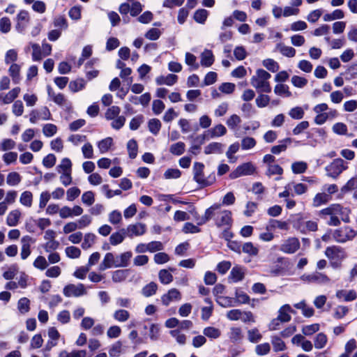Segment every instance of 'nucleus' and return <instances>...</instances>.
Masks as SVG:
<instances>
[{
    "label": "nucleus",
    "mask_w": 357,
    "mask_h": 357,
    "mask_svg": "<svg viewBox=\"0 0 357 357\" xmlns=\"http://www.w3.org/2000/svg\"><path fill=\"white\" fill-rule=\"evenodd\" d=\"M29 304L30 301L27 298H22L18 301L17 308L21 313H26L30 309Z\"/></svg>",
    "instance_id": "e2e57ef3"
},
{
    "label": "nucleus",
    "mask_w": 357,
    "mask_h": 357,
    "mask_svg": "<svg viewBox=\"0 0 357 357\" xmlns=\"http://www.w3.org/2000/svg\"><path fill=\"white\" fill-rule=\"evenodd\" d=\"M113 144V139L110 137H106L98 142V148L100 154L106 153L112 145Z\"/></svg>",
    "instance_id": "cd10ccee"
},
{
    "label": "nucleus",
    "mask_w": 357,
    "mask_h": 357,
    "mask_svg": "<svg viewBox=\"0 0 357 357\" xmlns=\"http://www.w3.org/2000/svg\"><path fill=\"white\" fill-rule=\"evenodd\" d=\"M255 351L258 356L266 355L271 351V345L267 342L257 344Z\"/></svg>",
    "instance_id": "052dcab7"
},
{
    "label": "nucleus",
    "mask_w": 357,
    "mask_h": 357,
    "mask_svg": "<svg viewBox=\"0 0 357 357\" xmlns=\"http://www.w3.org/2000/svg\"><path fill=\"white\" fill-rule=\"evenodd\" d=\"M20 92V87H15L10 91L3 98V104H9L11 103L19 95Z\"/></svg>",
    "instance_id": "a18cd8bd"
},
{
    "label": "nucleus",
    "mask_w": 357,
    "mask_h": 357,
    "mask_svg": "<svg viewBox=\"0 0 357 357\" xmlns=\"http://www.w3.org/2000/svg\"><path fill=\"white\" fill-rule=\"evenodd\" d=\"M274 93L280 96H291V93L289 91V86L284 84H278L274 88Z\"/></svg>",
    "instance_id": "58836bf2"
},
{
    "label": "nucleus",
    "mask_w": 357,
    "mask_h": 357,
    "mask_svg": "<svg viewBox=\"0 0 357 357\" xmlns=\"http://www.w3.org/2000/svg\"><path fill=\"white\" fill-rule=\"evenodd\" d=\"M178 80V76L174 74H169L167 76L160 75L156 77L155 82L158 85H174Z\"/></svg>",
    "instance_id": "6ab92c4d"
},
{
    "label": "nucleus",
    "mask_w": 357,
    "mask_h": 357,
    "mask_svg": "<svg viewBox=\"0 0 357 357\" xmlns=\"http://www.w3.org/2000/svg\"><path fill=\"white\" fill-rule=\"evenodd\" d=\"M228 336L232 342L240 341L243 338L241 329L238 327L231 328Z\"/></svg>",
    "instance_id": "c03bdc74"
},
{
    "label": "nucleus",
    "mask_w": 357,
    "mask_h": 357,
    "mask_svg": "<svg viewBox=\"0 0 357 357\" xmlns=\"http://www.w3.org/2000/svg\"><path fill=\"white\" fill-rule=\"evenodd\" d=\"M356 235V230L347 226L335 229L333 233V238L335 241L342 243L352 240Z\"/></svg>",
    "instance_id": "7ed1b4c3"
},
{
    "label": "nucleus",
    "mask_w": 357,
    "mask_h": 357,
    "mask_svg": "<svg viewBox=\"0 0 357 357\" xmlns=\"http://www.w3.org/2000/svg\"><path fill=\"white\" fill-rule=\"evenodd\" d=\"M271 77V74L265 70L257 69L256 71V75L252 77L250 82L268 81Z\"/></svg>",
    "instance_id": "a19ab883"
},
{
    "label": "nucleus",
    "mask_w": 357,
    "mask_h": 357,
    "mask_svg": "<svg viewBox=\"0 0 357 357\" xmlns=\"http://www.w3.org/2000/svg\"><path fill=\"white\" fill-rule=\"evenodd\" d=\"M126 236L125 229H121L117 232L113 233L109 237V243L112 245H116L121 243Z\"/></svg>",
    "instance_id": "a878e982"
},
{
    "label": "nucleus",
    "mask_w": 357,
    "mask_h": 357,
    "mask_svg": "<svg viewBox=\"0 0 357 357\" xmlns=\"http://www.w3.org/2000/svg\"><path fill=\"white\" fill-rule=\"evenodd\" d=\"M203 333L205 336L211 339H217L221 335L220 330L212 326L205 328Z\"/></svg>",
    "instance_id": "8fccbe9b"
},
{
    "label": "nucleus",
    "mask_w": 357,
    "mask_h": 357,
    "mask_svg": "<svg viewBox=\"0 0 357 357\" xmlns=\"http://www.w3.org/2000/svg\"><path fill=\"white\" fill-rule=\"evenodd\" d=\"M96 236L92 233H87L84 237V241L82 243V248L84 250H87L92 247L95 243Z\"/></svg>",
    "instance_id": "49530a36"
},
{
    "label": "nucleus",
    "mask_w": 357,
    "mask_h": 357,
    "mask_svg": "<svg viewBox=\"0 0 357 357\" xmlns=\"http://www.w3.org/2000/svg\"><path fill=\"white\" fill-rule=\"evenodd\" d=\"M208 15V12L205 9H199L194 14V20L199 24H204Z\"/></svg>",
    "instance_id": "5fc2aeb1"
},
{
    "label": "nucleus",
    "mask_w": 357,
    "mask_h": 357,
    "mask_svg": "<svg viewBox=\"0 0 357 357\" xmlns=\"http://www.w3.org/2000/svg\"><path fill=\"white\" fill-rule=\"evenodd\" d=\"M245 275L243 268L240 266H234L230 272V278L234 282L241 281Z\"/></svg>",
    "instance_id": "c756f323"
},
{
    "label": "nucleus",
    "mask_w": 357,
    "mask_h": 357,
    "mask_svg": "<svg viewBox=\"0 0 357 357\" xmlns=\"http://www.w3.org/2000/svg\"><path fill=\"white\" fill-rule=\"evenodd\" d=\"M327 341V336L324 333H319L315 337L314 347L318 349H322L326 345Z\"/></svg>",
    "instance_id": "3c124183"
},
{
    "label": "nucleus",
    "mask_w": 357,
    "mask_h": 357,
    "mask_svg": "<svg viewBox=\"0 0 357 357\" xmlns=\"http://www.w3.org/2000/svg\"><path fill=\"white\" fill-rule=\"evenodd\" d=\"M217 303L222 307H230L236 306L234 298L227 296H219L217 298Z\"/></svg>",
    "instance_id": "6e6d98bb"
},
{
    "label": "nucleus",
    "mask_w": 357,
    "mask_h": 357,
    "mask_svg": "<svg viewBox=\"0 0 357 357\" xmlns=\"http://www.w3.org/2000/svg\"><path fill=\"white\" fill-rule=\"evenodd\" d=\"M227 129L222 124H218L215 127L208 130L206 132V136L208 139H212L226 134Z\"/></svg>",
    "instance_id": "f3484780"
},
{
    "label": "nucleus",
    "mask_w": 357,
    "mask_h": 357,
    "mask_svg": "<svg viewBox=\"0 0 357 357\" xmlns=\"http://www.w3.org/2000/svg\"><path fill=\"white\" fill-rule=\"evenodd\" d=\"M116 264V257L111 252H107L100 264L99 269L100 271H105L107 268L114 267Z\"/></svg>",
    "instance_id": "4be33fe9"
},
{
    "label": "nucleus",
    "mask_w": 357,
    "mask_h": 357,
    "mask_svg": "<svg viewBox=\"0 0 357 357\" xmlns=\"http://www.w3.org/2000/svg\"><path fill=\"white\" fill-rule=\"evenodd\" d=\"M181 299V294L180 291L175 288L171 289L168 292L161 297L162 303L168 306L172 301H178Z\"/></svg>",
    "instance_id": "ddd939ff"
},
{
    "label": "nucleus",
    "mask_w": 357,
    "mask_h": 357,
    "mask_svg": "<svg viewBox=\"0 0 357 357\" xmlns=\"http://www.w3.org/2000/svg\"><path fill=\"white\" fill-rule=\"evenodd\" d=\"M225 146L218 142H211L205 147L204 153L208 154H222Z\"/></svg>",
    "instance_id": "aec40b11"
},
{
    "label": "nucleus",
    "mask_w": 357,
    "mask_h": 357,
    "mask_svg": "<svg viewBox=\"0 0 357 357\" xmlns=\"http://www.w3.org/2000/svg\"><path fill=\"white\" fill-rule=\"evenodd\" d=\"M325 255L330 259L342 260L347 257V254L344 249L335 245L326 248Z\"/></svg>",
    "instance_id": "9b49d317"
},
{
    "label": "nucleus",
    "mask_w": 357,
    "mask_h": 357,
    "mask_svg": "<svg viewBox=\"0 0 357 357\" xmlns=\"http://www.w3.org/2000/svg\"><path fill=\"white\" fill-rule=\"evenodd\" d=\"M349 209L337 204H331L328 207L321 211V213L322 215L338 216L344 222H348L349 221Z\"/></svg>",
    "instance_id": "f03ea898"
},
{
    "label": "nucleus",
    "mask_w": 357,
    "mask_h": 357,
    "mask_svg": "<svg viewBox=\"0 0 357 357\" xmlns=\"http://www.w3.org/2000/svg\"><path fill=\"white\" fill-rule=\"evenodd\" d=\"M271 342L275 352L283 351L287 349L284 342L278 335H272Z\"/></svg>",
    "instance_id": "5701e85b"
},
{
    "label": "nucleus",
    "mask_w": 357,
    "mask_h": 357,
    "mask_svg": "<svg viewBox=\"0 0 357 357\" xmlns=\"http://www.w3.org/2000/svg\"><path fill=\"white\" fill-rule=\"evenodd\" d=\"M289 312L293 314L296 313L295 310H294L289 305L285 304L280 308L277 318L282 323L289 322L291 319Z\"/></svg>",
    "instance_id": "4468645a"
},
{
    "label": "nucleus",
    "mask_w": 357,
    "mask_h": 357,
    "mask_svg": "<svg viewBox=\"0 0 357 357\" xmlns=\"http://www.w3.org/2000/svg\"><path fill=\"white\" fill-rule=\"evenodd\" d=\"M32 202L33 195L30 191H24L22 193L20 198V202L22 205L29 208L32 205Z\"/></svg>",
    "instance_id": "864d4df0"
},
{
    "label": "nucleus",
    "mask_w": 357,
    "mask_h": 357,
    "mask_svg": "<svg viewBox=\"0 0 357 357\" xmlns=\"http://www.w3.org/2000/svg\"><path fill=\"white\" fill-rule=\"evenodd\" d=\"M71 161L68 158H64L57 167L58 172L60 173L71 172Z\"/></svg>",
    "instance_id": "680f3d73"
},
{
    "label": "nucleus",
    "mask_w": 357,
    "mask_h": 357,
    "mask_svg": "<svg viewBox=\"0 0 357 357\" xmlns=\"http://www.w3.org/2000/svg\"><path fill=\"white\" fill-rule=\"evenodd\" d=\"M235 305H237L238 304H245L248 303L250 301V297L247 294L243 292V291L237 289L235 292Z\"/></svg>",
    "instance_id": "37998d69"
},
{
    "label": "nucleus",
    "mask_w": 357,
    "mask_h": 357,
    "mask_svg": "<svg viewBox=\"0 0 357 357\" xmlns=\"http://www.w3.org/2000/svg\"><path fill=\"white\" fill-rule=\"evenodd\" d=\"M132 256L131 252H126L116 257V264H114V267H126L129 264V261Z\"/></svg>",
    "instance_id": "412c9836"
},
{
    "label": "nucleus",
    "mask_w": 357,
    "mask_h": 357,
    "mask_svg": "<svg viewBox=\"0 0 357 357\" xmlns=\"http://www.w3.org/2000/svg\"><path fill=\"white\" fill-rule=\"evenodd\" d=\"M114 319L120 322H125L130 318V313L126 310H117L114 312Z\"/></svg>",
    "instance_id": "4d7b16f0"
},
{
    "label": "nucleus",
    "mask_w": 357,
    "mask_h": 357,
    "mask_svg": "<svg viewBox=\"0 0 357 357\" xmlns=\"http://www.w3.org/2000/svg\"><path fill=\"white\" fill-rule=\"evenodd\" d=\"M86 81L83 78H78L71 81L69 83L68 87L72 92L76 93L84 89Z\"/></svg>",
    "instance_id": "7c9ffc66"
},
{
    "label": "nucleus",
    "mask_w": 357,
    "mask_h": 357,
    "mask_svg": "<svg viewBox=\"0 0 357 357\" xmlns=\"http://www.w3.org/2000/svg\"><path fill=\"white\" fill-rule=\"evenodd\" d=\"M126 236L132 238L135 236H139L144 234L146 231V226L145 224L137 222L135 224L129 225L126 229H125Z\"/></svg>",
    "instance_id": "9d476101"
},
{
    "label": "nucleus",
    "mask_w": 357,
    "mask_h": 357,
    "mask_svg": "<svg viewBox=\"0 0 357 357\" xmlns=\"http://www.w3.org/2000/svg\"><path fill=\"white\" fill-rule=\"evenodd\" d=\"M157 289L158 284L154 282H151L142 288V294L145 297H150L156 293Z\"/></svg>",
    "instance_id": "e433bc0d"
},
{
    "label": "nucleus",
    "mask_w": 357,
    "mask_h": 357,
    "mask_svg": "<svg viewBox=\"0 0 357 357\" xmlns=\"http://www.w3.org/2000/svg\"><path fill=\"white\" fill-rule=\"evenodd\" d=\"M336 297L339 299L343 298L345 301H352L357 298V294L354 290H338L336 292Z\"/></svg>",
    "instance_id": "b1692460"
},
{
    "label": "nucleus",
    "mask_w": 357,
    "mask_h": 357,
    "mask_svg": "<svg viewBox=\"0 0 357 357\" xmlns=\"http://www.w3.org/2000/svg\"><path fill=\"white\" fill-rule=\"evenodd\" d=\"M21 217V212L18 209L11 211L6 218V223L10 227H15L17 225L20 218Z\"/></svg>",
    "instance_id": "393cba45"
},
{
    "label": "nucleus",
    "mask_w": 357,
    "mask_h": 357,
    "mask_svg": "<svg viewBox=\"0 0 357 357\" xmlns=\"http://www.w3.org/2000/svg\"><path fill=\"white\" fill-rule=\"evenodd\" d=\"M185 61L190 67V70H195L199 67V63H197L196 56L190 52L185 54Z\"/></svg>",
    "instance_id": "de8ad7c7"
},
{
    "label": "nucleus",
    "mask_w": 357,
    "mask_h": 357,
    "mask_svg": "<svg viewBox=\"0 0 357 357\" xmlns=\"http://www.w3.org/2000/svg\"><path fill=\"white\" fill-rule=\"evenodd\" d=\"M292 139L291 138H285L279 142V144L274 146L271 149V153L273 154H280L281 152L286 150L288 145L291 144Z\"/></svg>",
    "instance_id": "bb28decb"
},
{
    "label": "nucleus",
    "mask_w": 357,
    "mask_h": 357,
    "mask_svg": "<svg viewBox=\"0 0 357 357\" xmlns=\"http://www.w3.org/2000/svg\"><path fill=\"white\" fill-rule=\"evenodd\" d=\"M344 13L340 9H336L333 11L331 13L325 14L323 17V20L325 22H331L335 20H340L344 18Z\"/></svg>",
    "instance_id": "c9c22d12"
},
{
    "label": "nucleus",
    "mask_w": 357,
    "mask_h": 357,
    "mask_svg": "<svg viewBox=\"0 0 357 357\" xmlns=\"http://www.w3.org/2000/svg\"><path fill=\"white\" fill-rule=\"evenodd\" d=\"M300 248V242L297 238L291 237L285 240L280 250L285 253L293 254Z\"/></svg>",
    "instance_id": "1a4fd4ad"
},
{
    "label": "nucleus",
    "mask_w": 357,
    "mask_h": 357,
    "mask_svg": "<svg viewBox=\"0 0 357 357\" xmlns=\"http://www.w3.org/2000/svg\"><path fill=\"white\" fill-rule=\"evenodd\" d=\"M331 199V196L325 192L317 193L313 199V206L315 207L319 206L321 204H326Z\"/></svg>",
    "instance_id": "72a5a7b5"
},
{
    "label": "nucleus",
    "mask_w": 357,
    "mask_h": 357,
    "mask_svg": "<svg viewBox=\"0 0 357 357\" xmlns=\"http://www.w3.org/2000/svg\"><path fill=\"white\" fill-rule=\"evenodd\" d=\"M215 223L218 227H230L232 223L231 212L227 210L220 211L218 209L215 218Z\"/></svg>",
    "instance_id": "0eeeda50"
},
{
    "label": "nucleus",
    "mask_w": 357,
    "mask_h": 357,
    "mask_svg": "<svg viewBox=\"0 0 357 357\" xmlns=\"http://www.w3.org/2000/svg\"><path fill=\"white\" fill-rule=\"evenodd\" d=\"M304 111L301 107H295L291 109L289 112V115L293 119L299 120L303 118Z\"/></svg>",
    "instance_id": "338daca9"
},
{
    "label": "nucleus",
    "mask_w": 357,
    "mask_h": 357,
    "mask_svg": "<svg viewBox=\"0 0 357 357\" xmlns=\"http://www.w3.org/2000/svg\"><path fill=\"white\" fill-rule=\"evenodd\" d=\"M161 126V122L158 119H151L148 122L149 130L154 135L159 133Z\"/></svg>",
    "instance_id": "4c0bfd02"
},
{
    "label": "nucleus",
    "mask_w": 357,
    "mask_h": 357,
    "mask_svg": "<svg viewBox=\"0 0 357 357\" xmlns=\"http://www.w3.org/2000/svg\"><path fill=\"white\" fill-rule=\"evenodd\" d=\"M185 149V144L182 142H178L171 145L169 151L173 155H181L184 153Z\"/></svg>",
    "instance_id": "09e8293b"
},
{
    "label": "nucleus",
    "mask_w": 357,
    "mask_h": 357,
    "mask_svg": "<svg viewBox=\"0 0 357 357\" xmlns=\"http://www.w3.org/2000/svg\"><path fill=\"white\" fill-rule=\"evenodd\" d=\"M220 204H214L211 206L210 208H207L205 211L204 216H202V218L198 222V225H203L208 222L211 218L215 219L217 214V211H218V209H220Z\"/></svg>",
    "instance_id": "2eb2a0df"
},
{
    "label": "nucleus",
    "mask_w": 357,
    "mask_h": 357,
    "mask_svg": "<svg viewBox=\"0 0 357 357\" xmlns=\"http://www.w3.org/2000/svg\"><path fill=\"white\" fill-rule=\"evenodd\" d=\"M128 269H119L114 271L112 275V280L114 282H121L124 281L128 275Z\"/></svg>",
    "instance_id": "473e14b6"
},
{
    "label": "nucleus",
    "mask_w": 357,
    "mask_h": 357,
    "mask_svg": "<svg viewBox=\"0 0 357 357\" xmlns=\"http://www.w3.org/2000/svg\"><path fill=\"white\" fill-rule=\"evenodd\" d=\"M262 64L268 70L272 73H276L280 69L279 63L273 59H264Z\"/></svg>",
    "instance_id": "79ce46f5"
},
{
    "label": "nucleus",
    "mask_w": 357,
    "mask_h": 357,
    "mask_svg": "<svg viewBox=\"0 0 357 357\" xmlns=\"http://www.w3.org/2000/svg\"><path fill=\"white\" fill-rule=\"evenodd\" d=\"M255 171V166L251 162H246L238 166L236 169L229 174V177L234 179L242 176L253 174Z\"/></svg>",
    "instance_id": "423d86ee"
},
{
    "label": "nucleus",
    "mask_w": 357,
    "mask_h": 357,
    "mask_svg": "<svg viewBox=\"0 0 357 357\" xmlns=\"http://www.w3.org/2000/svg\"><path fill=\"white\" fill-rule=\"evenodd\" d=\"M63 294L66 297H79L87 294L83 284H69L64 287Z\"/></svg>",
    "instance_id": "20e7f679"
},
{
    "label": "nucleus",
    "mask_w": 357,
    "mask_h": 357,
    "mask_svg": "<svg viewBox=\"0 0 357 357\" xmlns=\"http://www.w3.org/2000/svg\"><path fill=\"white\" fill-rule=\"evenodd\" d=\"M301 280L307 282L319 284H327L330 282V278L326 275L319 272H314L307 275L305 274L301 276Z\"/></svg>",
    "instance_id": "6e6552de"
},
{
    "label": "nucleus",
    "mask_w": 357,
    "mask_h": 357,
    "mask_svg": "<svg viewBox=\"0 0 357 357\" xmlns=\"http://www.w3.org/2000/svg\"><path fill=\"white\" fill-rule=\"evenodd\" d=\"M9 74L15 84H18L20 81V66L17 63H13L8 70Z\"/></svg>",
    "instance_id": "f704fd0d"
},
{
    "label": "nucleus",
    "mask_w": 357,
    "mask_h": 357,
    "mask_svg": "<svg viewBox=\"0 0 357 357\" xmlns=\"http://www.w3.org/2000/svg\"><path fill=\"white\" fill-rule=\"evenodd\" d=\"M158 278L160 282L164 284H169L173 280V275L166 269H162L159 271Z\"/></svg>",
    "instance_id": "603ef678"
},
{
    "label": "nucleus",
    "mask_w": 357,
    "mask_h": 357,
    "mask_svg": "<svg viewBox=\"0 0 357 357\" xmlns=\"http://www.w3.org/2000/svg\"><path fill=\"white\" fill-rule=\"evenodd\" d=\"M264 162L268 163V169L266 174L269 176L272 175H281L283 173V169L278 165L272 163L273 162V158H264Z\"/></svg>",
    "instance_id": "dca6fc26"
},
{
    "label": "nucleus",
    "mask_w": 357,
    "mask_h": 357,
    "mask_svg": "<svg viewBox=\"0 0 357 357\" xmlns=\"http://www.w3.org/2000/svg\"><path fill=\"white\" fill-rule=\"evenodd\" d=\"M200 57V63L203 67L211 66L215 61V57L212 51L207 49L204 50V52L201 54Z\"/></svg>",
    "instance_id": "a211bd4d"
},
{
    "label": "nucleus",
    "mask_w": 357,
    "mask_h": 357,
    "mask_svg": "<svg viewBox=\"0 0 357 357\" xmlns=\"http://www.w3.org/2000/svg\"><path fill=\"white\" fill-rule=\"evenodd\" d=\"M204 169V164L195 162L193 165V178L202 187H206L212 185L215 182V176L214 173H211L206 176Z\"/></svg>",
    "instance_id": "f257e3e1"
},
{
    "label": "nucleus",
    "mask_w": 357,
    "mask_h": 357,
    "mask_svg": "<svg viewBox=\"0 0 357 357\" xmlns=\"http://www.w3.org/2000/svg\"><path fill=\"white\" fill-rule=\"evenodd\" d=\"M275 228H279L280 229L283 230H287L288 229V224L287 222L284 221H280L278 220L272 219L269 221L266 229L268 230L274 229Z\"/></svg>",
    "instance_id": "ea45409f"
},
{
    "label": "nucleus",
    "mask_w": 357,
    "mask_h": 357,
    "mask_svg": "<svg viewBox=\"0 0 357 357\" xmlns=\"http://www.w3.org/2000/svg\"><path fill=\"white\" fill-rule=\"evenodd\" d=\"M35 243V240L30 236H24L21 238V252L22 259L24 260L31 255V245Z\"/></svg>",
    "instance_id": "f8f14e48"
},
{
    "label": "nucleus",
    "mask_w": 357,
    "mask_h": 357,
    "mask_svg": "<svg viewBox=\"0 0 357 357\" xmlns=\"http://www.w3.org/2000/svg\"><path fill=\"white\" fill-rule=\"evenodd\" d=\"M276 50L285 56L294 57L296 54V50L292 47L285 46L282 43H278L276 45Z\"/></svg>",
    "instance_id": "2f4dec72"
},
{
    "label": "nucleus",
    "mask_w": 357,
    "mask_h": 357,
    "mask_svg": "<svg viewBox=\"0 0 357 357\" xmlns=\"http://www.w3.org/2000/svg\"><path fill=\"white\" fill-rule=\"evenodd\" d=\"M181 176V172L178 169L169 168L167 169L164 174L163 177L165 179H176L180 178Z\"/></svg>",
    "instance_id": "13d9d810"
},
{
    "label": "nucleus",
    "mask_w": 357,
    "mask_h": 357,
    "mask_svg": "<svg viewBox=\"0 0 357 357\" xmlns=\"http://www.w3.org/2000/svg\"><path fill=\"white\" fill-rule=\"evenodd\" d=\"M234 55L238 61H242L247 57L248 53L243 46H236L234 50Z\"/></svg>",
    "instance_id": "774afa93"
},
{
    "label": "nucleus",
    "mask_w": 357,
    "mask_h": 357,
    "mask_svg": "<svg viewBox=\"0 0 357 357\" xmlns=\"http://www.w3.org/2000/svg\"><path fill=\"white\" fill-rule=\"evenodd\" d=\"M241 123V118L236 114H232L227 120V126L233 130H235L238 126Z\"/></svg>",
    "instance_id": "bf43d9fd"
},
{
    "label": "nucleus",
    "mask_w": 357,
    "mask_h": 357,
    "mask_svg": "<svg viewBox=\"0 0 357 357\" xmlns=\"http://www.w3.org/2000/svg\"><path fill=\"white\" fill-rule=\"evenodd\" d=\"M250 82L258 92L270 93L271 91V86L268 81H255Z\"/></svg>",
    "instance_id": "c85d7f7f"
},
{
    "label": "nucleus",
    "mask_w": 357,
    "mask_h": 357,
    "mask_svg": "<svg viewBox=\"0 0 357 357\" xmlns=\"http://www.w3.org/2000/svg\"><path fill=\"white\" fill-rule=\"evenodd\" d=\"M345 169L344 162L340 158L335 159L333 162L326 167L327 175L333 178H336Z\"/></svg>",
    "instance_id": "39448f33"
},
{
    "label": "nucleus",
    "mask_w": 357,
    "mask_h": 357,
    "mask_svg": "<svg viewBox=\"0 0 357 357\" xmlns=\"http://www.w3.org/2000/svg\"><path fill=\"white\" fill-rule=\"evenodd\" d=\"M241 250L244 253H247L252 256H256L258 254L257 248L255 247L254 245L250 243H245L242 245Z\"/></svg>",
    "instance_id": "0e129e2a"
},
{
    "label": "nucleus",
    "mask_w": 357,
    "mask_h": 357,
    "mask_svg": "<svg viewBox=\"0 0 357 357\" xmlns=\"http://www.w3.org/2000/svg\"><path fill=\"white\" fill-rule=\"evenodd\" d=\"M248 337L250 342L255 343L262 338V335L257 328H253L248 331Z\"/></svg>",
    "instance_id": "69168bd1"
}]
</instances>
